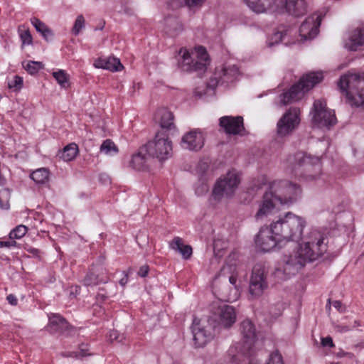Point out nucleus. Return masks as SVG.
<instances>
[{"label": "nucleus", "instance_id": "1a4fd4ad", "mask_svg": "<svg viewBox=\"0 0 364 364\" xmlns=\"http://www.w3.org/2000/svg\"><path fill=\"white\" fill-rule=\"evenodd\" d=\"M338 87L351 105H364V78L356 74L344 75L340 78Z\"/></svg>", "mask_w": 364, "mask_h": 364}, {"label": "nucleus", "instance_id": "58836bf2", "mask_svg": "<svg viewBox=\"0 0 364 364\" xmlns=\"http://www.w3.org/2000/svg\"><path fill=\"white\" fill-rule=\"evenodd\" d=\"M85 27V20L84 16L82 14L78 15L74 22V25L72 28V33L75 36H78Z\"/></svg>", "mask_w": 364, "mask_h": 364}, {"label": "nucleus", "instance_id": "e433bc0d", "mask_svg": "<svg viewBox=\"0 0 364 364\" xmlns=\"http://www.w3.org/2000/svg\"><path fill=\"white\" fill-rule=\"evenodd\" d=\"M23 66L31 75L36 74L43 68V64L39 61H26L23 63Z\"/></svg>", "mask_w": 364, "mask_h": 364}, {"label": "nucleus", "instance_id": "f3484780", "mask_svg": "<svg viewBox=\"0 0 364 364\" xmlns=\"http://www.w3.org/2000/svg\"><path fill=\"white\" fill-rule=\"evenodd\" d=\"M205 142V136L202 131L196 129L186 133L181 139V146L189 151L200 150Z\"/></svg>", "mask_w": 364, "mask_h": 364}, {"label": "nucleus", "instance_id": "412c9836", "mask_svg": "<svg viewBox=\"0 0 364 364\" xmlns=\"http://www.w3.org/2000/svg\"><path fill=\"white\" fill-rule=\"evenodd\" d=\"M220 126L228 134H240L244 131L242 117L225 116L220 119Z\"/></svg>", "mask_w": 364, "mask_h": 364}, {"label": "nucleus", "instance_id": "6e6d98bb", "mask_svg": "<svg viewBox=\"0 0 364 364\" xmlns=\"http://www.w3.org/2000/svg\"><path fill=\"white\" fill-rule=\"evenodd\" d=\"M28 251L32 253L33 255H36V256H38V254H39V250L38 249H35V248H31L28 250Z\"/></svg>", "mask_w": 364, "mask_h": 364}, {"label": "nucleus", "instance_id": "f704fd0d", "mask_svg": "<svg viewBox=\"0 0 364 364\" xmlns=\"http://www.w3.org/2000/svg\"><path fill=\"white\" fill-rule=\"evenodd\" d=\"M100 151L107 156H112L118 153L119 149L112 140L106 139L101 144Z\"/></svg>", "mask_w": 364, "mask_h": 364}, {"label": "nucleus", "instance_id": "9b49d317", "mask_svg": "<svg viewBox=\"0 0 364 364\" xmlns=\"http://www.w3.org/2000/svg\"><path fill=\"white\" fill-rule=\"evenodd\" d=\"M309 116L312 126L317 128H329L337 122L334 111L328 109L323 100L314 101Z\"/></svg>", "mask_w": 364, "mask_h": 364}, {"label": "nucleus", "instance_id": "f03ea898", "mask_svg": "<svg viewBox=\"0 0 364 364\" xmlns=\"http://www.w3.org/2000/svg\"><path fill=\"white\" fill-rule=\"evenodd\" d=\"M325 237L317 230H312L292 251L285 254L275 274L281 279L296 275L306 264L317 259L326 251Z\"/></svg>", "mask_w": 364, "mask_h": 364}, {"label": "nucleus", "instance_id": "603ef678", "mask_svg": "<svg viewBox=\"0 0 364 364\" xmlns=\"http://www.w3.org/2000/svg\"><path fill=\"white\" fill-rule=\"evenodd\" d=\"M336 331L340 333L347 332L350 330V328L348 326L338 325L336 327Z\"/></svg>", "mask_w": 364, "mask_h": 364}, {"label": "nucleus", "instance_id": "8fccbe9b", "mask_svg": "<svg viewBox=\"0 0 364 364\" xmlns=\"http://www.w3.org/2000/svg\"><path fill=\"white\" fill-rule=\"evenodd\" d=\"M6 299L11 305L16 306L18 304V300L14 294H9Z\"/></svg>", "mask_w": 364, "mask_h": 364}, {"label": "nucleus", "instance_id": "f257e3e1", "mask_svg": "<svg viewBox=\"0 0 364 364\" xmlns=\"http://www.w3.org/2000/svg\"><path fill=\"white\" fill-rule=\"evenodd\" d=\"M306 225L304 218L288 212L269 226L259 230L255 239L256 247L261 251L269 252L287 242L299 241Z\"/></svg>", "mask_w": 364, "mask_h": 364}, {"label": "nucleus", "instance_id": "4468645a", "mask_svg": "<svg viewBox=\"0 0 364 364\" xmlns=\"http://www.w3.org/2000/svg\"><path fill=\"white\" fill-rule=\"evenodd\" d=\"M321 21V17L318 13H314L306 17L300 25L298 34L295 31L294 38L299 39L296 43L314 38L319 32Z\"/></svg>", "mask_w": 364, "mask_h": 364}, {"label": "nucleus", "instance_id": "0eeeda50", "mask_svg": "<svg viewBox=\"0 0 364 364\" xmlns=\"http://www.w3.org/2000/svg\"><path fill=\"white\" fill-rule=\"evenodd\" d=\"M323 79L322 72H310L304 75L296 84L279 95L278 104L286 105L301 99L305 92L320 83Z\"/></svg>", "mask_w": 364, "mask_h": 364}, {"label": "nucleus", "instance_id": "b1692460", "mask_svg": "<svg viewBox=\"0 0 364 364\" xmlns=\"http://www.w3.org/2000/svg\"><path fill=\"white\" fill-rule=\"evenodd\" d=\"M155 117L163 130L175 131L176 127L171 112L166 108L160 109L156 112Z\"/></svg>", "mask_w": 364, "mask_h": 364}, {"label": "nucleus", "instance_id": "3c124183", "mask_svg": "<svg viewBox=\"0 0 364 364\" xmlns=\"http://www.w3.org/2000/svg\"><path fill=\"white\" fill-rule=\"evenodd\" d=\"M333 306L339 311H343L344 308L343 306L342 303L340 301H333L332 302Z\"/></svg>", "mask_w": 364, "mask_h": 364}, {"label": "nucleus", "instance_id": "39448f33", "mask_svg": "<svg viewBox=\"0 0 364 364\" xmlns=\"http://www.w3.org/2000/svg\"><path fill=\"white\" fill-rule=\"evenodd\" d=\"M241 341L232 345L228 350L230 362L234 364H246L255 353L256 342L255 328L250 320H245L240 326Z\"/></svg>", "mask_w": 364, "mask_h": 364}, {"label": "nucleus", "instance_id": "a878e982", "mask_svg": "<svg viewBox=\"0 0 364 364\" xmlns=\"http://www.w3.org/2000/svg\"><path fill=\"white\" fill-rule=\"evenodd\" d=\"M235 255L230 256L227 263L221 268L219 275L228 278L230 283L232 285L236 284L237 272V262L235 260L232 261Z\"/></svg>", "mask_w": 364, "mask_h": 364}, {"label": "nucleus", "instance_id": "09e8293b", "mask_svg": "<svg viewBox=\"0 0 364 364\" xmlns=\"http://www.w3.org/2000/svg\"><path fill=\"white\" fill-rule=\"evenodd\" d=\"M208 186L206 184H202L200 188H197L196 189V193L198 196H201L203 193H206L208 191Z\"/></svg>", "mask_w": 364, "mask_h": 364}, {"label": "nucleus", "instance_id": "ea45409f", "mask_svg": "<svg viewBox=\"0 0 364 364\" xmlns=\"http://www.w3.org/2000/svg\"><path fill=\"white\" fill-rule=\"evenodd\" d=\"M18 31L23 46L32 44L33 38L28 29H25L24 26H20Z\"/></svg>", "mask_w": 364, "mask_h": 364}, {"label": "nucleus", "instance_id": "aec40b11", "mask_svg": "<svg viewBox=\"0 0 364 364\" xmlns=\"http://www.w3.org/2000/svg\"><path fill=\"white\" fill-rule=\"evenodd\" d=\"M279 204V200H276V196L274 193L267 188L265 192L259 208L256 213V218L257 220L262 219L264 217L274 213L277 205Z\"/></svg>", "mask_w": 364, "mask_h": 364}, {"label": "nucleus", "instance_id": "2eb2a0df", "mask_svg": "<svg viewBox=\"0 0 364 364\" xmlns=\"http://www.w3.org/2000/svg\"><path fill=\"white\" fill-rule=\"evenodd\" d=\"M267 274L262 264L254 266L249 284V293L252 298L260 297L267 288Z\"/></svg>", "mask_w": 364, "mask_h": 364}, {"label": "nucleus", "instance_id": "f8f14e48", "mask_svg": "<svg viewBox=\"0 0 364 364\" xmlns=\"http://www.w3.org/2000/svg\"><path fill=\"white\" fill-rule=\"evenodd\" d=\"M240 75V70L237 66L227 63L218 66L213 76L208 82L207 86L212 90L218 85H224L232 82Z\"/></svg>", "mask_w": 364, "mask_h": 364}, {"label": "nucleus", "instance_id": "5fc2aeb1", "mask_svg": "<svg viewBox=\"0 0 364 364\" xmlns=\"http://www.w3.org/2000/svg\"><path fill=\"white\" fill-rule=\"evenodd\" d=\"M11 245V244L9 241H7V242L0 241V248H2L4 247H10Z\"/></svg>", "mask_w": 364, "mask_h": 364}, {"label": "nucleus", "instance_id": "393cba45", "mask_svg": "<svg viewBox=\"0 0 364 364\" xmlns=\"http://www.w3.org/2000/svg\"><path fill=\"white\" fill-rule=\"evenodd\" d=\"M364 46V27L353 31L345 43V47L350 50H358Z\"/></svg>", "mask_w": 364, "mask_h": 364}, {"label": "nucleus", "instance_id": "a19ab883", "mask_svg": "<svg viewBox=\"0 0 364 364\" xmlns=\"http://www.w3.org/2000/svg\"><path fill=\"white\" fill-rule=\"evenodd\" d=\"M28 228L26 226L20 225L16 227L9 233V237L11 239H21L27 232Z\"/></svg>", "mask_w": 364, "mask_h": 364}, {"label": "nucleus", "instance_id": "5701e85b", "mask_svg": "<svg viewBox=\"0 0 364 364\" xmlns=\"http://www.w3.org/2000/svg\"><path fill=\"white\" fill-rule=\"evenodd\" d=\"M178 55V65L181 70L185 72L198 71L192 51L190 52L186 48H181Z\"/></svg>", "mask_w": 364, "mask_h": 364}, {"label": "nucleus", "instance_id": "bb28decb", "mask_svg": "<svg viewBox=\"0 0 364 364\" xmlns=\"http://www.w3.org/2000/svg\"><path fill=\"white\" fill-rule=\"evenodd\" d=\"M192 52L198 71L204 70L210 63L206 49L203 46H197Z\"/></svg>", "mask_w": 364, "mask_h": 364}, {"label": "nucleus", "instance_id": "2f4dec72", "mask_svg": "<svg viewBox=\"0 0 364 364\" xmlns=\"http://www.w3.org/2000/svg\"><path fill=\"white\" fill-rule=\"evenodd\" d=\"M30 178L36 184H46L49 180V171L46 168H40L31 172Z\"/></svg>", "mask_w": 364, "mask_h": 364}, {"label": "nucleus", "instance_id": "49530a36", "mask_svg": "<svg viewBox=\"0 0 364 364\" xmlns=\"http://www.w3.org/2000/svg\"><path fill=\"white\" fill-rule=\"evenodd\" d=\"M321 344L323 346H329V347H333V340L331 337H326V338H323L321 339Z\"/></svg>", "mask_w": 364, "mask_h": 364}, {"label": "nucleus", "instance_id": "79ce46f5", "mask_svg": "<svg viewBox=\"0 0 364 364\" xmlns=\"http://www.w3.org/2000/svg\"><path fill=\"white\" fill-rule=\"evenodd\" d=\"M10 193L7 189H2L0 191V208L8 210L9 208Z\"/></svg>", "mask_w": 364, "mask_h": 364}, {"label": "nucleus", "instance_id": "423d86ee", "mask_svg": "<svg viewBox=\"0 0 364 364\" xmlns=\"http://www.w3.org/2000/svg\"><path fill=\"white\" fill-rule=\"evenodd\" d=\"M287 173L299 181H309L321 173V159L304 153H297L289 159Z\"/></svg>", "mask_w": 364, "mask_h": 364}, {"label": "nucleus", "instance_id": "9d476101", "mask_svg": "<svg viewBox=\"0 0 364 364\" xmlns=\"http://www.w3.org/2000/svg\"><path fill=\"white\" fill-rule=\"evenodd\" d=\"M146 151L150 157L164 162L172 156L173 142L164 131L159 132L147 144Z\"/></svg>", "mask_w": 364, "mask_h": 364}, {"label": "nucleus", "instance_id": "473e14b6", "mask_svg": "<svg viewBox=\"0 0 364 364\" xmlns=\"http://www.w3.org/2000/svg\"><path fill=\"white\" fill-rule=\"evenodd\" d=\"M65 326V320L58 314H53L49 316L48 329L51 333L60 331Z\"/></svg>", "mask_w": 364, "mask_h": 364}, {"label": "nucleus", "instance_id": "dca6fc26", "mask_svg": "<svg viewBox=\"0 0 364 364\" xmlns=\"http://www.w3.org/2000/svg\"><path fill=\"white\" fill-rule=\"evenodd\" d=\"M212 320L220 328H230L236 321L234 308L228 304H220L213 307Z\"/></svg>", "mask_w": 364, "mask_h": 364}, {"label": "nucleus", "instance_id": "4c0bfd02", "mask_svg": "<svg viewBox=\"0 0 364 364\" xmlns=\"http://www.w3.org/2000/svg\"><path fill=\"white\" fill-rule=\"evenodd\" d=\"M23 85V79L18 75H15L8 80L9 88L14 92H19L22 89Z\"/></svg>", "mask_w": 364, "mask_h": 364}, {"label": "nucleus", "instance_id": "20e7f679", "mask_svg": "<svg viewBox=\"0 0 364 364\" xmlns=\"http://www.w3.org/2000/svg\"><path fill=\"white\" fill-rule=\"evenodd\" d=\"M263 186H268L276 196V200H279L281 205H291L296 202L301 196V187L287 180H274L268 181L266 176H260L252 182V191H257Z\"/></svg>", "mask_w": 364, "mask_h": 364}, {"label": "nucleus", "instance_id": "864d4df0", "mask_svg": "<svg viewBox=\"0 0 364 364\" xmlns=\"http://www.w3.org/2000/svg\"><path fill=\"white\" fill-rule=\"evenodd\" d=\"M118 338V333L116 331H112L109 333L110 340H117Z\"/></svg>", "mask_w": 364, "mask_h": 364}, {"label": "nucleus", "instance_id": "37998d69", "mask_svg": "<svg viewBox=\"0 0 364 364\" xmlns=\"http://www.w3.org/2000/svg\"><path fill=\"white\" fill-rule=\"evenodd\" d=\"M164 24L167 26L166 32L171 33L176 31L179 27L178 20L174 17H168L164 19Z\"/></svg>", "mask_w": 364, "mask_h": 364}, {"label": "nucleus", "instance_id": "13d9d810", "mask_svg": "<svg viewBox=\"0 0 364 364\" xmlns=\"http://www.w3.org/2000/svg\"><path fill=\"white\" fill-rule=\"evenodd\" d=\"M345 355H348L350 357L352 356V355L350 353H341V354H339V356H343Z\"/></svg>", "mask_w": 364, "mask_h": 364}, {"label": "nucleus", "instance_id": "7ed1b4c3", "mask_svg": "<svg viewBox=\"0 0 364 364\" xmlns=\"http://www.w3.org/2000/svg\"><path fill=\"white\" fill-rule=\"evenodd\" d=\"M246 5L254 12L284 13L299 17L307 11L305 0H243Z\"/></svg>", "mask_w": 364, "mask_h": 364}, {"label": "nucleus", "instance_id": "c756f323", "mask_svg": "<svg viewBox=\"0 0 364 364\" xmlns=\"http://www.w3.org/2000/svg\"><path fill=\"white\" fill-rule=\"evenodd\" d=\"M52 75L62 89L68 90L70 87V75L65 70L58 69L52 73Z\"/></svg>", "mask_w": 364, "mask_h": 364}, {"label": "nucleus", "instance_id": "4d7b16f0", "mask_svg": "<svg viewBox=\"0 0 364 364\" xmlns=\"http://www.w3.org/2000/svg\"><path fill=\"white\" fill-rule=\"evenodd\" d=\"M127 276H125L124 277L122 278L119 281V284L122 285V286H124L127 283Z\"/></svg>", "mask_w": 364, "mask_h": 364}, {"label": "nucleus", "instance_id": "c03bdc74", "mask_svg": "<svg viewBox=\"0 0 364 364\" xmlns=\"http://www.w3.org/2000/svg\"><path fill=\"white\" fill-rule=\"evenodd\" d=\"M101 282H105V280H99L98 277L94 273H89L86 275L83 280L84 285L89 287L92 285H97Z\"/></svg>", "mask_w": 364, "mask_h": 364}, {"label": "nucleus", "instance_id": "a211bd4d", "mask_svg": "<svg viewBox=\"0 0 364 364\" xmlns=\"http://www.w3.org/2000/svg\"><path fill=\"white\" fill-rule=\"evenodd\" d=\"M294 28L281 27L269 37L267 44L269 47L279 43H282L286 46L296 44L299 39L294 38Z\"/></svg>", "mask_w": 364, "mask_h": 364}, {"label": "nucleus", "instance_id": "4be33fe9", "mask_svg": "<svg viewBox=\"0 0 364 364\" xmlns=\"http://www.w3.org/2000/svg\"><path fill=\"white\" fill-rule=\"evenodd\" d=\"M93 65L96 68L107 70L112 72H119L124 68L119 59L112 56L99 58L94 61Z\"/></svg>", "mask_w": 364, "mask_h": 364}, {"label": "nucleus", "instance_id": "72a5a7b5", "mask_svg": "<svg viewBox=\"0 0 364 364\" xmlns=\"http://www.w3.org/2000/svg\"><path fill=\"white\" fill-rule=\"evenodd\" d=\"M78 151L77 146L75 143L67 145L63 150L60 157L65 161H70L77 156Z\"/></svg>", "mask_w": 364, "mask_h": 364}, {"label": "nucleus", "instance_id": "a18cd8bd", "mask_svg": "<svg viewBox=\"0 0 364 364\" xmlns=\"http://www.w3.org/2000/svg\"><path fill=\"white\" fill-rule=\"evenodd\" d=\"M89 355H90V353H88L87 345L82 344L80 347V352L77 356L82 358Z\"/></svg>", "mask_w": 364, "mask_h": 364}, {"label": "nucleus", "instance_id": "c9c22d12", "mask_svg": "<svg viewBox=\"0 0 364 364\" xmlns=\"http://www.w3.org/2000/svg\"><path fill=\"white\" fill-rule=\"evenodd\" d=\"M205 0H167L168 4L173 9L187 5L190 7L201 5Z\"/></svg>", "mask_w": 364, "mask_h": 364}, {"label": "nucleus", "instance_id": "ddd939ff", "mask_svg": "<svg viewBox=\"0 0 364 364\" xmlns=\"http://www.w3.org/2000/svg\"><path fill=\"white\" fill-rule=\"evenodd\" d=\"M300 117L301 112L299 108H289L277 123V134L282 137L291 134L300 124Z\"/></svg>", "mask_w": 364, "mask_h": 364}, {"label": "nucleus", "instance_id": "c85d7f7f", "mask_svg": "<svg viewBox=\"0 0 364 364\" xmlns=\"http://www.w3.org/2000/svg\"><path fill=\"white\" fill-rule=\"evenodd\" d=\"M31 23L36 31L41 33L45 40L49 41L53 38V33L52 30L39 18L36 17L31 18Z\"/></svg>", "mask_w": 364, "mask_h": 364}, {"label": "nucleus", "instance_id": "cd10ccee", "mask_svg": "<svg viewBox=\"0 0 364 364\" xmlns=\"http://www.w3.org/2000/svg\"><path fill=\"white\" fill-rule=\"evenodd\" d=\"M169 247L178 252L184 259H188L192 255V248L190 245H184L183 240L179 237H175L170 242Z\"/></svg>", "mask_w": 364, "mask_h": 364}, {"label": "nucleus", "instance_id": "6ab92c4d", "mask_svg": "<svg viewBox=\"0 0 364 364\" xmlns=\"http://www.w3.org/2000/svg\"><path fill=\"white\" fill-rule=\"evenodd\" d=\"M194 345L200 348L205 346L212 338L213 334L207 329V327L202 323V321L195 318L192 325Z\"/></svg>", "mask_w": 364, "mask_h": 364}, {"label": "nucleus", "instance_id": "6e6552de", "mask_svg": "<svg viewBox=\"0 0 364 364\" xmlns=\"http://www.w3.org/2000/svg\"><path fill=\"white\" fill-rule=\"evenodd\" d=\"M240 181V173L235 169L230 170L226 174L220 176L213 186L209 198L210 203L216 205L225 198H231Z\"/></svg>", "mask_w": 364, "mask_h": 364}, {"label": "nucleus", "instance_id": "de8ad7c7", "mask_svg": "<svg viewBox=\"0 0 364 364\" xmlns=\"http://www.w3.org/2000/svg\"><path fill=\"white\" fill-rule=\"evenodd\" d=\"M148 272H149V267L146 265L142 266L140 267V269L138 272V275L141 277H144L147 275Z\"/></svg>", "mask_w": 364, "mask_h": 364}, {"label": "nucleus", "instance_id": "7c9ffc66", "mask_svg": "<svg viewBox=\"0 0 364 364\" xmlns=\"http://www.w3.org/2000/svg\"><path fill=\"white\" fill-rule=\"evenodd\" d=\"M129 166L134 170L139 171L146 169V159L141 151L132 156L129 162Z\"/></svg>", "mask_w": 364, "mask_h": 364}]
</instances>
